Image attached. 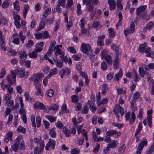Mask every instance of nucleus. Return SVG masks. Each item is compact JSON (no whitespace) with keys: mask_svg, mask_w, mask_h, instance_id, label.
Returning <instances> with one entry per match:
<instances>
[{"mask_svg":"<svg viewBox=\"0 0 154 154\" xmlns=\"http://www.w3.org/2000/svg\"><path fill=\"white\" fill-rule=\"evenodd\" d=\"M111 47L112 49L115 51V55L114 56H119V47L117 46L115 44H113L111 45Z\"/></svg>","mask_w":154,"mask_h":154,"instance_id":"obj_18","label":"nucleus"},{"mask_svg":"<svg viewBox=\"0 0 154 154\" xmlns=\"http://www.w3.org/2000/svg\"><path fill=\"white\" fill-rule=\"evenodd\" d=\"M34 44V42L32 40H29L28 41L27 43L25 45L26 48H31Z\"/></svg>","mask_w":154,"mask_h":154,"instance_id":"obj_41","label":"nucleus"},{"mask_svg":"<svg viewBox=\"0 0 154 154\" xmlns=\"http://www.w3.org/2000/svg\"><path fill=\"white\" fill-rule=\"evenodd\" d=\"M11 98V94H6L5 96L4 100L6 102L9 101Z\"/></svg>","mask_w":154,"mask_h":154,"instance_id":"obj_54","label":"nucleus"},{"mask_svg":"<svg viewBox=\"0 0 154 154\" xmlns=\"http://www.w3.org/2000/svg\"><path fill=\"white\" fill-rule=\"evenodd\" d=\"M88 55L90 59L91 60H94L95 58V56L93 54L92 51H91V52H89L88 54Z\"/></svg>","mask_w":154,"mask_h":154,"instance_id":"obj_63","label":"nucleus"},{"mask_svg":"<svg viewBox=\"0 0 154 154\" xmlns=\"http://www.w3.org/2000/svg\"><path fill=\"white\" fill-rule=\"evenodd\" d=\"M16 71H13L11 72V74L9 75L7 77L8 82L11 85L15 84Z\"/></svg>","mask_w":154,"mask_h":154,"instance_id":"obj_3","label":"nucleus"},{"mask_svg":"<svg viewBox=\"0 0 154 154\" xmlns=\"http://www.w3.org/2000/svg\"><path fill=\"white\" fill-rule=\"evenodd\" d=\"M39 52H40V51L37 50L35 49L32 53H30L28 54V55L31 58L36 59L37 56V53Z\"/></svg>","mask_w":154,"mask_h":154,"instance_id":"obj_13","label":"nucleus"},{"mask_svg":"<svg viewBox=\"0 0 154 154\" xmlns=\"http://www.w3.org/2000/svg\"><path fill=\"white\" fill-rule=\"evenodd\" d=\"M18 54L20 56V63L21 64H23L24 61L26 59L27 57L26 53L24 51H21L18 52Z\"/></svg>","mask_w":154,"mask_h":154,"instance_id":"obj_7","label":"nucleus"},{"mask_svg":"<svg viewBox=\"0 0 154 154\" xmlns=\"http://www.w3.org/2000/svg\"><path fill=\"white\" fill-rule=\"evenodd\" d=\"M20 138L22 140L20 141L19 144L20 145V149H23L25 148V143L24 141L23 140L22 138L21 137Z\"/></svg>","mask_w":154,"mask_h":154,"instance_id":"obj_51","label":"nucleus"},{"mask_svg":"<svg viewBox=\"0 0 154 154\" xmlns=\"http://www.w3.org/2000/svg\"><path fill=\"white\" fill-rule=\"evenodd\" d=\"M101 67L103 70H106L107 69V66L105 61H103L101 63Z\"/></svg>","mask_w":154,"mask_h":154,"instance_id":"obj_44","label":"nucleus"},{"mask_svg":"<svg viewBox=\"0 0 154 154\" xmlns=\"http://www.w3.org/2000/svg\"><path fill=\"white\" fill-rule=\"evenodd\" d=\"M45 146L44 141H42L40 143L39 150L38 152V154H41L43 152L44 148Z\"/></svg>","mask_w":154,"mask_h":154,"instance_id":"obj_33","label":"nucleus"},{"mask_svg":"<svg viewBox=\"0 0 154 154\" xmlns=\"http://www.w3.org/2000/svg\"><path fill=\"white\" fill-rule=\"evenodd\" d=\"M147 143V140L146 139L142 140L141 142L139 143L138 148L141 150L143 149L144 146H146Z\"/></svg>","mask_w":154,"mask_h":154,"instance_id":"obj_15","label":"nucleus"},{"mask_svg":"<svg viewBox=\"0 0 154 154\" xmlns=\"http://www.w3.org/2000/svg\"><path fill=\"white\" fill-rule=\"evenodd\" d=\"M115 132H116V130H110L106 132V135L109 136H111L114 134Z\"/></svg>","mask_w":154,"mask_h":154,"instance_id":"obj_50","label":"nucleus"},{"mask_svg":"<svg viewBox=\"0 0 154 154\" xmlns=\"http://www.w3.org/2000/svg\"><path fill=\"white\" fill-rule=\"evenodd\" d=\"M65 54L62 55L61 57L62 61L64 62L65 63H66L67 62H68V64L70 66L72 65V60L70 58H68V57L67 56H64Z\"/></svg>","mask_w":154,"mask_h":154,"instance_id":"obj_10","label":"nucleus"},{"mask_svg":"<svg viewBox=\"0 0 154 154\" xmlns=\"http://www.w3.org/2000/svg\"><path fill=\"white\" fill-rule=\"evenodd\" d=\"M153 25V22L152 21H150L146 25L144 29L150 30L152 28Z\"/></svg>","mask_w":154,"mask_h":154,"instance_id":"obj_29","label":"nucleus"},{"mask_svg":"<svg viewBox=\"0 0 154 154\" xmlns=\"http://www.w3.org/2000/svg\"><path fill=\"white\" fill-rule=\"evenodd\" d=\"M12 133L11 132H9L7 134V137L5 139V142L7 143L9 140H12Z\"/></svg>","mask_w":154,"mask_h":154,"instance_id":"obj_25","label":"nucleus"},{"mask_svg":"<svg viewBox=\"0 0 154 154\" xmlns=\"http://www.w3.org/2000/svg\"><path fill=\"white\" fill-rule=\"evenodd\" d=\"M108 3L110 10H113L116 8V2L115 0H108Z\"/></svg>","mask_w":154,"mask_h":154,"instance_id":"obj_14","label":"nucleus"},{"mask_svg":"<svg viewBox=\"0 0 154 154\" xmlns=\"http://www.w3.org/2000/svg\"><path fill=\"white\" fill-rule=\"evenodd\" d=\"M42 35L44 38H49L50 37V36L49 35L48 32L47 31H45Z\"/></svg>","mask_w":154,"mask_h":154,"instance_id":"obj_59","label":"nucleus"},{"mask_svg":"<svg viewBox=\"0 0 154 154\" xmlns=\"http://www.w3.org/2000/svg\"><path fill=\"white\" fill-rule=\"evenodd\" d=\"M42 74L38 73L33 74L30 78H29L30 80L33 81V85L35 86H39L41 85L40 81L43 77Z\"/></svg>","mask_w":154,"mask_h":154,"instance_id":"obj_2","label":"nucleus"},{"mask_svg":"<svg viewBox=\"0 0 154 154\" xmlns=\"http://www.w3.org/2000/svg\"><path fill=\"white\" fill-rule=\"evenodd\" d=\"M19 20H15L14 21V24L17 29L20 28L21 26Z\"/></svg>","mask_w":154,"mask_h":154,"instance_id":"obj_60","label":"nucleus"},{"mask_svg":"<svg viewBox=\"0 0 154 154\" xmlns=\"http://www.w3.org/2000/svg\"><path fill=\"white\" fill-rule=\"evenodd\" d=\"M140 97V93L138 92H136L134 94V96L133 97V100H137Z\"/></svg>","mask_w":154,"mask_h":154,"instance_id":"obj_62","label":"nucleus"},{"mask_svg":"<svg viewBox=\"0 0 154 154\" xmlns=\"http://www.w3.org/2000/svg\"><path fill=\"white\" fill-rule=\"evenodd\" d=\"M62 109L63 111L65 112L69 113V111L67 109V107L65 104L63 103L62 106Z\"/></svg>","mask_w":154,"mask_h":154,"instance_id":"obj_57","label":"nucleus"},{"mask_svg":"<svg viewBox=\"0 0 154 154\" xmlns=\"http://www.w3.org/2000/svg\"><path fill=\"white\" fill-rule=\"evenodd\" d=\"M55 141L51 139H50L48 143L47 144L45 147L46 150H48L50 147H51L53 149H54L55 147Z\"/></svg>","mask_w":154,"mask_h":154,"instance_id":"obj_8","label":"nucleus"},{"mask_svg":"<svg viewBox=\"0 0 154 154\" xmlns=\"http://www.w3.org/2000/svg\"><path fill=\"white\" fill-rule=\"evenodd\" d=\"M36 122H37V127L39 128L41 124V119L39 116H38L36 118Z\"/></svg>","mask_w":154,"mask_h":154,"instance_id":"obj_58","label":"nucleus"},{"mask_svg":"<svg viewBox=\"0 0 154 154\" xmlns=\"http://www.w3.org/2000/svg\"><path fill=\"white\" fill-rule=\"evenodd\" d=\"M36 88L37 89V91L35 92V94L36 95H40L42 97L43 96V93L42 92L41 90V85H40V86L37 87V85L35 86Z\"/></svg>","mask_w":154,"mask_h":154,"instance_id":"obj_20","label":"nucleus"},{"mask_svg":"<svg viewBox=\"0 0 154 154\" xmlns=\"http://www.w3.org/2000/svg\"><path fill=\"white\" fill-rule=\"evenodd\" d=\"M82 57L81 54H78L77 55L74 54L72 56V58L76 61H79L80 60Z\"/></svg>","mask_w":154,"mask_h":154,"instance_id":"obj_42","label":"nucleus"},{"mask_svg":"<svg viewBox=\"0 0 154 154\" xmlns=\"http://www.w3.org/2000/svg\"><path fill=\"white\" fill-rule=\"evenodd\" d=\"M122 69H120L119 72L115 75L114 77V79L116 81H118L119 79V78L122 76Z\"/></svg>","mask_w":154,"mask_h":154,"instance_id":"obj_31","label":"nucleus"},{"mask_svg":"<svg viewBox=\"0 0 154 154\" xmlns=\"http://www.w3.org/2000/svg\"><path fill=\"white\" fill-rule=\"evenodd\" d=\"M131 117L130 119V124L132 125L135 122L136 117L135 115L134 112H132L131 113Z\"/></svg>","mask_w":154,"mask_h":154,"instance_id":"obj_32","label":"nucleus"},{"mask_svg":"<svg viewBox=\"0 0 154 154\" xmlns=\"http://www.w3.org/2000/svg\"><path fill=\"white\" fill-rule=\"evenodd\" d=\"M13 5L14 6V8L17 11H19L20 10V7L19 5L18 2L16 1L14 2Z\"/></svg>","mask_w":154,"mask_h":154,"instance_id":"obj_47","label":"nucleus"},{"mask_svg":"<svg viewBox=\"0 0 154 154\" xmlns=\"http://www.w3.org/2000/svg\"><path fill=\"white\" fill-rule=\"evenodd\" d=\"M29 9V6L27 5L25 6L23 10V16L24 18H25L26 17V14L28 12V11Z\"/></svg>","mask_w":154,"mask_h":154,"instance_id":"obj_37","label":"nucleus"},{"mask_svg":"<svg viewBox=\"0 0 154 154\" xmlns=\"http://www.w3.org/2000/svg\"><path fill=\"white\" fill-rule=\"evenodd\" d=\"M91 46L89 44L82 43L81 44L80 49L81 51L85 54H87L88 52H91Z\"/></svg>","mask_w":154,"mask_h":154,"instance_id":"obj_4","label":"nucleus"},{"mask_svg":"<svg viewBox=\"0 0 154 154\" xmlns=\"http://www.w3.org/2000/svg\"><path fill=\"white\" fill-rule=\"evenodd\" d=\"M58 106L56 104H53L49 107V109L50 110H57Z\"/></svg>","mask_w":154,"mask_h":154,"instance_id":"obj_55","label":"nucleus"},{"mask_svg":"<svg viewBox=\"0 0 154 154\" xmlns=\"http://www.w3.org/2000/svg\"><path fill=\"white\" fill-rule=\"evenodd\" d=\"M65 20V21L66 23V27L67 28L69 29L70 27H72V23L71 20Z\"/></svg>","mask_w":154,"mask_h":154,"instance_id":"obj_39","label":"nucleus"},{"mask_svg":"<svg viewBox=\"0 0 154 154\" xmlns=\"http://www.w3.org/2000/svg\"><path fill=\"white\" fill-rule=\"evenodd\" d=\"M46 117L51 122H54L56 120L57 118L56 117H54L52 115H47Z\"/></svg>","mask_w":154,"mask_h":154,"instance_id":"obj_27","label":"nucleus"},{"mask_svg":"<svg viewBox=\"0 0 154 154\" xmlns=\"http://www.w3.org/2000/svg\"><path fill=\"white\" fill-rule=\"evenodd\" d=\"M54 51H55L54 54L56 55V57L58 55H61L65 54V53L63 52H62L60 48H58L57 46L55 47L54 48Z\"/></svg>","mask_w":154,"mask_h":154,"instance_id":"obj_19","label":"nucleus"},{"mask_svg":"<svg viewBox=\"0 0 154 154\" xmlns=\"http://www.w3.org/2000/svg\"><path fill=\"white\" fill-rule=\"evenodd\" d=\"M44 43L43 42H40L36 44L35 48L37 50L40 51V52L42 51V47L44 45Z\"/></svg>","mask_w":154,"mask_h":154,"instance_id":"obj_17","label":"nucleus"},{"mask_svg":"<svg viewBox=\"0 0 154 154\" xmlns=\"http://www.w3.org/2000/svg\"><path fill=\"white\" fill-rule=\"evenodd\" d=\"M57 73V69L56 68H54L52 69L47 76V78H49L52 77L53 75H56Z\"/></svg>","mask_w":154,"mask_h":154,"instance_id":"obj_23","label":"nucleus"},{"mask_svg":"<svg viewBox=\"0 0 154 154\" xmlns=\"http://www.w3.org/2000/svg\"><path fill=\"white\" fill-rule=\"evenodd\" d=\"M20 42V38L18 37L13 38L12 41V43L16 45H19Z\"/></svg>","mask_w":154,"mask_h":154,"instance_id":"obj_46","label":"nucleus"},{"mask_svg":"<svg viewBox=\"0 0 154 154\" xmlns=\"http://www.w3.org/2000/svg\"><path fill=\"white\" fill-rule=\"evenodd\" d=\"M108 31L109 37L110 38L114 37L115 36V34L113 29L110 28L109 29Z\"/></svg>","mask_w":154,"mask_h":154,"instance_id":"obj_36","label":"nucleus"},{"mask_svg":"<svg viewBox=\"0 0 154 154\" xmlns=\"http://www.w3.org/2000/svg\"><path fill=\"white\" fill-rule=\"evenodd\" d=\"M56 126L59 128L61 129L63 127V125L60 121H58L55 124Z\"/></svg>","mask_w":154,"mask_h":154,"instance_id":"obj_64","label":"nucleus"},{"mask_svg":"<svg viewBox=\"0 0 154 154\" xmlns=\"http://www.w3.org/2000/svg\"><path fill=\"white\" fill-rule=\"evenodd\" d=\"M139 72L140 76L142 77H143L145 75V72L143 67H140L139 69Z\"/></svg>","mask_w":154,"mask_h":154,"instance_id":"obj_43","label":"nucleus"},{"mask_svg":"<svg viewBox=\"0 0 154 154\" xmlns=\"http://www.w3.org/2000/svg\"><path fill=\"white\" fill-rule=\"evenodd\" d=\"M116 147V143L115 141H112L111 143L108 144L106 148V149H104V152H107L109 150L110 148H115Z\"/></svg>","mask_w":154,"mask_h":154,"instance_id":"obj_11","label":"nucleus"},{"mask_svg":"<svg viewBox=\"0 0 154 154\" xmlns=\"http://www.w3.org/2000/svg\"><path fill=\"white\" fill-rule=\"evenodd\" d=\"M108 90V87L106 84H105L102 85V93L105 95L107 90Z\"/></svg>","mask_w":154,"mask_h":154,"instance_id":"obj_48","label":"nucleus"},{"mask_svg":"<svg viewBox=\"0 0 154 154\" xmlns=\"http://www.w3.org/2000/svg\"><path fill=\"white\" fill-rule=\"evenodd\" d=\"M79 152L80 150L78 148L73 149L71 151V154H77Z\"/></svg>","mask_w":154,"mask_h":154,"instance_id":"obj_53","label":"nucleus"},{"mask_svg":"<svg viewBox=\"0 0 154 154\" xmlns=\"http://www.w3.org/2000/svg\"><path fill=\"white\" fill-rule=\"evenodd\" d=\"M21 139L20 137H18L15 140V143L11 147V150L14 151L16 152L19 148V145L20 141L21 140Z\"/></svg>","mask_w":154,"mask_h":154,"instance_id":"obj_6","label":"nucleus"},{"mask_svg":"<svg viewBox=\"0 0 154 154\" xmlns=\"http://www.w3.org/2000/svg\"><path fill=\"white\" fill-rule=\"evenodd\" d=\"M45 26V23L43 20L39 23V27L36 30V32H39L43 29Z\"/></svg>","mask_w":154,"mask_h":154,"instance_id":"obj_26","label":"nucleus"},{"mask_svg":"<svg viewBox=\"0 0 154 154\" xmlns=\"http://www.w3.org/2000/svg\"><path fill=\"white\" fill-rule=\"evenodd\" d=\"M115 108L117 110L121 113V115L122 116L124 112L123 108L119 104L117 105Z\"/></svg>","mask_w":154,"mask_h":154,"instance_id":"obj_28","label":"nucleus"},{"mask_svg":"<svg viewBox=\"0 0 154 154\" xmlns=\"http://www.w3.org/2000/svg\"><path fill=\"white\" fill-rule=\"evenodd\" d=\"M17 130L19 132L23 133H24L26 132V129L21 126H20L18 127Z\"/></svg>","mask_w":154,"mask_h":154,"instance_id":"obj_61","label":"nucleus"},{"mask_svg":"<svg viewBox=\"0 0 154 154\" xmlns=\"http://www.w3.org/2000/svg\"><path fill=\"white\" fill-rule=\"evenodd\" d=\"M53 60L55 63H56V65L57 67L59 68H62L63 66V61L60 60H59L57 59V57L53 59Z\"/></svg>","mask_w":154,"mask_h":154,"instance_id":"obj_16","label":"nucleus"},{"mask_svg":"<svg viewBox=\"0 0 154 154\" xmlns=\"http://www.w3.org/2000/svg\"><path fill=\"white\" fill-rule=\"evenodd\" d=\"M35 36L36 39H39L42 38L43 35L42 33L39 32L38 33H35Z\"/></svg>","mask_w":154,"mask_h":154,"instance_id":"obj_56","label":"nucleus"},{"mask_svg":"<svg viewBox=\"0 0 154 154\" xmlns=\"http://www.w3.org/2000/svg\"><path fill=\"white\" fill-rule=\"evenodd\" d=\"M115 60L113 63V67L114 69L118 68L119 63V56H114Z\"/></svg>","mask_w":154,"mask_h":154,"instance_id":"obj_12","label":"nucleus"},{"mask_svg":"<svg viewBox=\"0 0 154 154\" xmlns=\"http://www.w3.org/2000/svg\"><path fill=\"white\" fill-rule=\"evenodd\" d=\"M49 134L53 138H55L56 137V133L54 128L50 129Z\"/></svg>","mask_w":154,"mask_h":154,"instance_id":"obj_35","label":"nucleus"},{"mask_svg":"<svg viewBox=\"0 0 154 154\" xmlns=\"http://www.w3.org/2000/svg\"><path fill=\"white\" fill-rule=\"evenodd\" d=\"M107 62L108 64L112 65V60L111 56L110 55H108L103 58Z\"/></svg>","mask_w":154,"mask_h":154,"instance_id":"obj_24","label":"nucleus"},{"mask_svg":"<svg viewBox=\"0 0 154 154\" xmlns=\"http://www.w3.org/2000/svg\"><path fill=\"white\" fill-rule=\"evenodd\" d=\"M63 132L66 137H69L70 136L71 133L70 130L67 129L66 127H64L63 128Z\"/></svg>","mask_w":154,"mask_h":154,"instance_id":"obj_30","label":"nucleus"},{"mask_svg":"<svg viewBox=\"0 0 154 154\" xmlns=\"http://www.w3.org/2000/svg\"><path fill=\"white\" fill-rule=\"evenodd\" d=\"M88 107L87 105H85L82 111V113L83 114H86L88 113Z\"/></svg>","mask_w":154,"mask_h":154,"instance_id":"obj_40","label":"nucleus"},{"mask_svg":"<svg viewBox=\"0 0 154 154\" xmlns=\"http://www.w3.org/2000/svg\"><path fill=\"white\" fill-rule=\"evenodd\" d=\"M70 73V70L69 68H66L65 69L63 68L60 71L59 74L61 78H63L64 75H69Z\"/></svg>","mask_w":154,"mask_h":154,"instance_id":"obj_9","label":"nucleus"},{"mask_svg":"<svg viewBox=\"0 0 154 154\" xmlns=\"http://www.w3.org/2000/svg\"><path fill=\"white\" fill-rule=\"evenodd\" d=\"M151 49L149 47H147L146 48V50H145L144 52L146 53V56L153 57L151 56Z\"/></svg>","mask_w":154,"mask_h":154,"instance_id":"obj_38","label":"nucleus"},{"mask_svg":"<svg viewBox=\"0 0 154 154\" xmlns=\"http://www.w3.org/2000/svg\"><path fill=\"white\" fill-rule=\"evenodd\" d=\"M112 125L114 126L117 127L119 129L121 128L124 125L123 124H120L115 122H113L112 124Z\"/></svg>","mask_w":154,"mask_h":154,"instance_id":"obj_49","label":"nucleus"},{"mask_svg":"<svg viewBox=\"0 0 154 154\" xmlns=\"http://www.w3.org/2000/svg\"><path fill=\"white\" fill-rule=\"evenodd\" d=\"M17 75L20 78H23L25 74V70L24 69L20 70H18L16 72Z\"/></svg>","mask_w":154,"mask_h":154,"instance_id":"obj_21","label":"nucleus"},{"mask_svg":"<svg viewBox=\"0 0 154 154\" xmlns=\"http://www.w3.org/2000/svg\"><path fill=\"white\" fill-rule=\"evenodd\" d=\"M142 123L141 122H140L137 127V129L135 133V135H138L142 130Z\"/></svg>","mask_w":154,"mask_h":154,"instance_id":"obj_34","label":"nucleus"},{"mask_svg":"<svg viewBox=\"0 0 154 154\" xmlns=\"http://www.w3.org/2000/svg\"><path fill=\"white\" fill-rule=\"evenodd\" d=\"M146 5H142L136 9V14L137 15L140 16V18L142 19H147L148 15L146 11Z\"/></svg>","mask_w":154,"mask_h":154,"instance_id":"obj_1","label":"nucleus"},{"mask_svg":"<svg viewBox=\"0 0 154 154\" xmlns=\"http://www.w3.org/2000/svg\"><path fill=\"white\" fill-rule=\"evenodd\" d=\"M135 24L134 22H131L130 26V29L127 28L124 31V34L127 36L129 33H133L134 31Z\"/></svg>","mask_w":154,"mask_h":154,"instance_id":"obj_5","label":"nucleus"},{"mask_svg":"<svg viewBox=\"0 0 154 154\" xmlns=\"http://www.w3.org/2000/svg\"><path fill=\"white\" fill-rule=\"evenodd\" d=\"M24 66L28 68H30L31 65V61L29 60H24L23 62Z\"/></svg>","mask_w":154,"mask_h":154,"instance_id":"obj_52","label":"nucleus"},{"mask_svg":"<svg viewBox=\"0 0 154 154\" xmlns=\"http://www.w3.org/2000/svg\"><path fill=\"white\" fill-rule=\"evenodd\" d=\"M34 106L35 107H38L40 109H45L46 108V106L42 103L37 102L34 104Z\"/></svg>","mask_w":154,"mask_h":154,"instance_id":"obj_22","label":"nucleus"},{"mask_svg":"<svg viewBox=\"0 0 154 154\" xmlns=\"http://www.w3.org/2000/svg\"><path fill=\"white\" fill-rule=\"evenodd\" d=\"M19 35L20 38L22 43H24V40L26 38V35H23V32H21L19 33Z\"/></svg>","mask_w":154,"mask_h":154,"instance_id":"obj_45","label":"nucleus"}]
</instances>
